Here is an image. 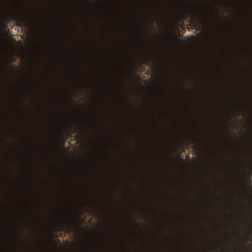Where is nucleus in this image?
<instances>
[{
    "label": "nucleus",
    "mask_w": 252,
    "mask_h": 252,
    "mask_svg": "<svg viewBox=\"0 0 252 252\" xmlns=\"http://www.w3.org/2000/svg\"><path fill=\"white\" fill-rule=\"evenodd\" d=\"M67 229L68 230V232L71 230V226L70 224H68L67 225Z\"/></svg>",
    "instance_id": "obj_4"
},
{
    "label": "nucleus",
    "mask_w": 252,
    "mask_h": 252,
    "mask_svg": "<svg viewBox=\"0 0 252 252\" xmlns=\"http://www.w3.org/2000/svg\"><path fill=\"white\" fill-rule=\"evenodd\" d=\"M11 19L15 21L17 23V25L20 26L22 27L23 25V24L22 22V19L17 16L16 14H12L11 16Z\"/></svg>",
    "instance_id": "obj_1"
},
{
    "label": "nucleus",
    "mask_w": 252,
    "mask_h": 252,
    "mask_svg": "<svg viewBox=\"0 0 252 252\" xmlns=\"http://www.w3.org/2000/svg\"><path fill=\"white\" fill-rule=\"evenodd\" d=\"M211 252H219L218 248L216 247H213L211 248Z\"/></svg>",
    "instance_id": "obj_2"
},
{
    "label": "nucleus",
    "mask_w": 252,
    "mask_h": 252,
    "mask_svg": "<svg viewBox=\"0 0 252 252\" xmlns=\"http://www.w3.org/2000/svg\"><path fill=\"white\" fill-rule=\"evenodd\" d=\"M206 252H211L209 251H207Z\"/></svg>",
    "instance_id": "obj_5"
},
{
    "label": "nucleus",
    "mask_w": 252,
    "mask_h": 252,
    "mask_svg": "<svg viewBox=\"0 0 252 252\" xmlns=\"http://www.w3.org/2000/svg\"><path fill=\"white\" fill-rule=\"evenodd\" d=\"M143 63H144L146 64H149V61L147 59H144L143 60Z\"/></svg>",
    "instance_id": "obj_3"
}]
</instances>
